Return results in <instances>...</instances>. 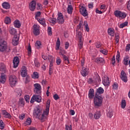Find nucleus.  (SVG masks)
<instances>
[{
  "label": "nucleus",
  "instance_id": "f257e3e1",
  "mask_svg": "<svg viewBox=\"0 0 130 130\" xmlns=\"http://www.w3.org/2000/svg\"><path fill=\"white\" fill-rule=\"evenodd\" d=\"M50 102V100L47 101L46 109L44 111L41 110V109H35L34 111V116L37 117L39 119H41L42 121L45 120L49 113Z\"/></svg>",
  "mask_w": 130,
  "mask_h": 130
},
{
  "label": "nucleus",
  "instance_id": "f03ea898",
  "mask_svg": "<svg viewBox=\"0 0 130 130\" xmlns=\"http://www.w3.org/2000/svg\"><path fill=\"white\" fill-rule=\"evenodd\" d=\"M103 98L100 95H95L94 98V104L96 107H100L102 105Z\"/></svg>",
  "mask_w": 130,
  "mask_h": 130
},
{
  "label": "nucleus",
  "instance_id": "7ed1b4c3",
  "mask_svg": "<svg viewBox=\"0 0 130 130\" xmlns=\"http://www.w3.org/2000/svg\"><path fill=\"white\" fill-rule=\"evenodd\" d=\"M114 15L116 17H118L120 19H123L126 17V13L121 12V11H115Z\"/></svg>",
  "mask_w": 130,
  "mask_h": 130
},
{
  "label": "nucleus",
  "instance_id": "20e7f679",
  "mask_svg": "<svg viewBox=\"0 0 130 130\" xmlns=\"http://www.w3.org/2000/svg\"><path fill=\"white\" fill-rule=\"evenodd\" d=\"M17 83V78L15 75H11L9 77V84L11 87H14Z\"/></svg>",
  "mask_w": 130,
  "mask_h": 130
},
{
  "label": "nucleus",
  "instance_id": "39448f33",
  "mask_svg": "<svg viewBox=\"0 0 130 130\" xmlns=\"http://www.w3.org/2000/svg\"><path fill=\"white\" fill-rule=\"evenodd\" d=\"M7 48V43L4 39L0 40V51L4 52Z\"/></svg>",
  "mask_w": 130,
  "mask_h": 130
},
{
  "label": "nucleus",
  "instance_id": "423d86ee",
  "mask_svg": "<svg viewBox=\"0 0 130 130\" xmlns=\"http://www.w3.org/2000/svg\"><path fill=\"white\" fill-rule=\"evenodd\" d=\"M42 101V98L41 95H37V94H35L33 95L30 100V103L33 104L35 102H37V103H41Z\"/></svg>",
  "mask_w": 130,
  "mask_h": 130
},
{
  "label": "nucleus",
  "instance_id": "0eeeda50",
  "mask_svg": "<svg viewBox=\"0 0 130 130\" xmlns=\"http://www.w3.org/2000/svg\"><path fill=\"white\" fill-rule=\"evenodd\" d=\"M42 89V86L41 85H40V84L36 83L34 84V91L35 93L40 94V93H41Z\"/></svg>",
  "mask_w": 130,
  "mask_h": 130
},
{
  "label": "nucleus",
  "instance_id": "6e6552de",
  "mask_svg": "<svg viewBox=\"0 0 130 130\" xmlns=\"http://www.w3.org/2000/svg\"><path fill=\"white\" fill-rule=\"evenodd\" d=\"M58 17L57 21L59 24H62L64 22V17L63 16V14L62 13H57Z\"/></svg>",
  "mask_w": 130,
  "mask_h": 130
},
{
  "label": "nucleus",
  "instance_id": "1a4fd4ad",
  "mask_svg": "<svg viewBox=\"0 0 130 130\" xmlns=\"http://www.w3.org/2000/svg\"><path fill=\"white\" fill-rule=\"evenodd\" d=\"M36 8V1H35V0H32L29 3L28 8L30 11L34 12Z\"/></svg>",
  "mask_w": 130,
  "mask_h": 130
},
{
  "label": "nucleus",
  "instance_id": "9d476101",
  "mask_svg": "<svg viewBox=\"0 0 130 130\" xmlns=\"http://www.w3.org/2000/svg\"><path fill=\"white\" fill-rule=\"evenodd\" d=\"M18 43H19V36L17 35V31H16V34H14V36L12 40V45H13V46H17V45H18Z\"/></svg>",
  "mask_w": 130,
  "mask_h": 130
},
{
  "label": "nucleus",
  "instance_id": "9b49d317",
  "mask_svg": "<svg viewBox=\"0 0 130 130\" xmlns=\"http://www.w3.org/2000/svg\"><path fill=\"white\" fill-rule=\"evenodd\" d=\"M7 76L6 74L1 72L0 76V84H5L7 80Z\"/></svg>",
  "mask_w": 130,
  "mask_h": 130
},
{
  "label": "nucleus",
  "instance_id": "f8f14e48",
  "mask_svg": "<svg viewBox=\"0 0 130 130\" xmlns=\"http://www.w3.org/2000/svg\"><path fill=\"white\" fill-rule=\"evenodd\" d=\"M103 84L104 86H109L110 85V80L107 75H105L104 77H103Z\"/></svg>",
  "mask_w": 130,
  "mask_h": 130
},
{
  "label": "nucleus",
  "instance_id": "ddd939ff",
  "mask_svg": "<svg viewBox=\"0 0 130 130\" xmlns=\"http://www.w3.org/2000/svg\"><path fill=\"white\" fill-rule=\"evenodd\" d=\"M40 32V26L38 24H34V34L35 35H39Z\"/></svg>",
  "mask_w": 130,
  "mask_h": 130
},
{
  "label": "nucleus",
  "instance_id": "4468645a",
  "mask_svg": "<svg viewBox=\"0 0 130 130\" xmlns=\"http://www.w3.org/2000/svg\"><path fill=\"white\" fill-rule=\"evenodd\" d=\"M21 74L22 77H25L27 74V70L26 67L23 66L21 70Z\"/></svg>",
  "mask_w": 130,
  "mask_h": 130
},
{
  "label": "nucleus",
  "instance_id": "2eb2a0df",
  "mask_svg": "<svg viewBox=\"0 0 130 130\" xmlns=\"http://www.w3.org/2000/svg\"><path fill=\"white\" fill-rule=\"evenodd\" d=\"M48 59L50 61V65L52 71L53 72V63L55 61L54 58L53 57V56H51V55H49L48 57Z\"/></svg>",
  "mask_w": 130,
  "mask_h": 130
},
{
  "label": "nucleus",
  "instance_id": "dca6fc26",
  "mask_svg": "<svg viewBox=\"0 0 130 130\" xmlns=\"http://www.w3.org/2000/svg\"><path fill=\"white\" fill-rule=\"evenodd\" d=\"M120 77L122 80L124 82V83H126L127 81V76L124 71H121Z\"/></svg>",
  "mask_w": 130,
  "mask_h": 130
},
{
  "label": "nucleus",
  "instance_id": "f3484780",
  "mask_svg": "<svg viewBox=\"0 0 130 130\" xmlns=\"http://www.w3.org/2000/svg\"><path fill=\"white\" fill-rule=\"evenodd\" d=\"M88 69H87L85 67H83L82 68V70L81 71V74L82 76H87L88 74Z\"/></svg>",
  "mask_w": 130,
  "mask_h": 130
},
{
  "label": "nucleus",
  "instance_id": "a211bd4d",
  "mask_svg": "<svg viewBox=\"0 0 130 130\" xmlns=\"http://www.w3.org/2000/svg\"><path fill=\"white\" fill-rule=\"evenodd\" d=\"M80 12L84 17H86V16H88V12L85 8H81L80 9Z\"/></svg>",
  "mask_w": 130,
  "mask_h": 130
},
{
  "label": "nucleus",
  "instance_id": "6ab92c4d",
  "mask_svg": "<svg viewBox=\"0 0 130 130\" xmlns=\"http://www.w3.org/2000/svg\"><path fill=\"white\" fill-rule=\"evenodd\" d=\"M19 61L20 60L19 59V57H14V60H13L14 68H17L18 66H19Z\"/></svg>",
  "mask_w": 130,
  "mask_h": 130
},
{
  "label": "nucleus",
  "instance_id": "aec40b11",
  "mask_svg": "<svg viewBox=\"0 0 130 130\" xmlns=\"http://www.w3.org/2000/svg\"><path fill=\"white\" fill-rule=\"evenodd\" d=\"M94 96V90L93 89H90L88 92V98L93 99Z\"/></svg>",
  "mask_w": 130,
  "mask_h": 130
},
{
  "label": "nucleus",
  "instance_id": "412c9836",
  "mask_svg": "<svg viewBox=\"0 0 130 130\" xmlns=\"http://www.w3.org/2000/svg\"><path fill=\"white\" fill-rule=\"evenodd\" d=\"M2 113L4 115V117H6L7 118H11L12 117L10 113L7 112L6 110H2Z\"/></svg>",
  "mask_w": 130,
  "mask_h": 130
},
{
  "label": "nucleus",
  "instance_id": "4be33fe9",
  "mask_svg": "<svg viewBox=\"0 0 130 130\" xmlns=\"http://www.w3.org/2000/svg\"><path fill=\"white\" fill-rule=\"evenodd\" d=\"M108 33L109 35H110V36L114 37L115 35L114 28H113L112 27H109V28H108Z\"/></svg>",
  "mask_w": 130,
  "mask_h": 130
},
{
  "label": "nucleus",
  "instance_id": "5701e85b",
  "mask_svg": "<svg viewBox=\"0 0 130 130\" xmlns=\"http://www.w3.org/2000/svg\"><path fill=\"white\" fill-rule=\"evenodd\" d=\"M31 122L32 120L31 118H30V117H28V118H27L26 120H25V122H24L23 125L24 126H29L30 125H31Z\"/></svg>",
  "mask_w": 130,
  "mask_h": 130
},
{
  "label": "nucleus",
  "instance_id": "b1692460",
  "mask_svg": "<svg viewBox=\"0 0 130 130\" xmlns=\"http://www.w3.org/2000/svg\"><path fill=\"white\" fill-rule=\"evenodd\" d=\"M9 33L12 35H14L17 33L16 29V28H14V27H9Z\"/></svg>",
  "mask_w": 130,
  "mask_h": 130
},
{
  "label": "nucleus",
  "instance_id": "393cba45",
  "mask_svg": "<svg viewBox=\"0 0 130 130\" xmlns=\"http://www.w3.org/2000/svg\"><path fill=\"white\" fill-rule=\"evenodd\" d=\"M18 105L19 106L23 107L25 105V102L24 101V99H22L20 98L19 99V101L18 102Z\"/></svg>",
  "mask_w": 130,
  "mask_h": 130
},
{
  "label": "nucleus",
  "instance_id": "a878e982",
  "mask_svg": "<svg viewBox=\"0 0 130 130\" xmlns=\"http://www.w3.org/2000/svg\"><path fill=\"white\" fill-rule=\"evenodd\" d=\"M35 47L37 49H41V48H42V44L41 43V41L37 40V41H36V43H35Z\"/></svg>",
  "mask_w": 130,
  "mask_h": 130
},
{
  "label": "nucleus",
  "instance_id": "bb28decb",
  "mask_svg": "<svg viewBox=\"0 0 130 130\" xmlns=\"http://www.w3.org/2000/svg\"><path fill=\"white\" fill-rule=\"evenodd\" d=\"M2 6L3 7L4 9H6L7 10L10 8V5L9 2H4L3 3Z\"/></svg>",
  "mask_w": 130,
  "mask_h": 130
},
{
  "label": "nucleus",
  "instance_id": "cd10ccee",
  "mask_svg": "<svg viewBox=\"0 0 130 130\" xmlns=\"http://www.w3.org/2000/svg\"><path fill=\"white\" fill-rule=\"evenodd\" d=\"M0 70H1V72L2 73H3V74L6 73V71H7V69H6L5 64H2L1 66Z\"/></svg>",
  "mask_w": 130,
  "mask_h": 130
},
{
  "label": "nucleus",
  "instance_id": "c85d7f7f",
  "mask_svg": "<svg viewBox=\"0 0 130 130\" xmlns=\"http://www.w3.org/2000/svg\"><path fill=\"white\" fill-rule=\"evenodd\" d=\"M16 100H11V101H9V106H11L12 107H14L16 106Z\"/></svg>",
  "mask_w": 130,
  "mask_h": 130
},
{
  "label": "nucleus",
  "instance_id": "c756f323",
  "mask_svg": "<svg viewBox=\"0 0 130 130\" xmlns=\"http://www.w3.org/2000/svg\"><path fill=\"white\" fill-rule=\"evenodd\" d=\"M129 57L128 56H125L123 60V62L125 66H127L128 64Z\"/></svg>",
  "mask_w": 130,
  "mask_h": 130
},
{
  "label": "nucleus",
  "instance_id": "7c9ffc66",
  "mask_svg": "<svg viewBox=\"0 0 130 130\" xmlns=\"http://www.w3.org/2000/svg\"><path fill=\"white\" fill-rule=\"evenodd\" d=\"M84 39L81 37L80 40L79 41V43L78 44V48L81 49L83 48Z\"/></svg>",
  "mask_w": 130,
  "mask_h": 130
},
{
  "label": "nucleus",
  "instance_id": "2f4dec72",
  "mask_svg": "<svg viewBox=\"0 0 130 130\" xmlns=\"http://www.w3.org/2000/svg\"><path fill=\"white\" fill-rule=\"evenodd\" d=\"M22 93L21 89H15V93L17 96H21Z\"/></svg>",
  "mask_w": 130,
  "mask_h": 130
},
{
  "label": "nucleus",
  "instance_id": "473e14b6",
  "mask_svg": "<svg viewBox=\"0 0 130 130\" xmlns=\"http://www.w3.org/2000/svg\"><path fill=\"white\" fill-rule=\"evenodd\" d=\"M60 47V41L59 38H57V41L56 44L55 49L58 50H59Z\"/></svg>",
  "mask_w": 130,
  "mask_h": 130
},
{
  "label": "nucleus",
  "instance_id": "72a5a7b5",
  "mask_svg": "<svg viewBox=\"0 0 130 130\" xmlns=\"http://www.w3.org/2000/svg\"><path fill=\"white\" fill-rule=\"evenodd\" d=\"M84 26L85 27V30L87 32H89L90 31V28L89 27V25L87 23V21H84Z\"/></svg>",
  "mask_w": 130,
  "mask_h": 130
},
{
  "label": "nucleus",
  "instance_id": "f704fd0d",
  "mask_svg": "<svg viewBox=\"0 0 130 130\" xmlns=\"http://www.w3.org/2000/svg\"><path fill=\"white\" fill-rule=\"evenodd\" d=\"M95 62H97L98 63H101L105 62L104 59L102 57H100L95 59Z\"/></svg>",
  "mask_w": 130,
  "mask_h": 130
},
{
  "label": "nucleus",
  "instance_id": "c9c22d12",
  "mask_svg": "<svg viewBox=\"0 0 130 130\" xmlns=\"http://www.w3.org/2000/svg\"><path fill=\"white\" fill-rule=\"evenodd\" d=\"M14 24L16 27H20L21 25V22H20V21L17 19L14 21Z\"/></svg>",
  "mask_w": 130,
  "mask_h": 130
},
{
  "label": "nucleus",
  "instance_id": "e433bc0d",
  "mask_svg": "<svg viewBox=\"0 0 130 130\" xmlns=\"http://www.w3.org/2000/svg\"><path fill=\"white\" fill-rule=\"evenodd\" d=\"M67 53L66 51L64 49H60V51L59 52V55H61L63 56V60L64 59V54Z\"/></svg>",
  "mask_w": 130,
  "mask_h": 130
},
{
  "label": "nucleus",
  "instance_id": "4c0bfd02",
  "mask_svg": "<svg viewBox=\"0 0 130 130\" xmlns=\"http://www.w3.org/2000/svg\"><path fill=\"white\" fill-rule=\"evenodd\" d=\"M126 106V102L125 100H122L121 101V107L122 109H124Z\"/></svg>",
  "mask_w": 130,
  "mask_h": 130
},
{
  "label": "nucleus",
  "instance_id": "58836bf2",
  "mask_svg": "<svg viewBox=\"0 0 130 130\" xmlns=\"http://www.w3.org/2000/svg\"><path fill=\"white\" fill-rule=\"evenodd\" d=\"M41 15V12H37V13H36L35 18L36 19H37L39 22H40V17Z\"/></svg>",
  "mask_w": 130,
  "mask_h": 130
},
{
  "label": "nucleus",
  "instance_id": "ea45409f",
  "mask_svg": "<svg viewBox=\"0 0 130 130\" xmlns=\"http://www.w3.org/2000/svg\"><path fill=\"white\" fill-rule=\"evenodd\" d=\"M32 78H34V79L39 78V74L38 72H34L33 74L31 75Z\"/></svg>",
  "mask_w": 130,
  "mask_h": 130
},
{
  "label": "nucleus",
  "instance_id": "a19ab883",
  "mask_svg": "<svg viewBox=\"0 0 130 130\" xmlns=\"http://www.w3.org/2000/svg\"><path fill=\"white\" fill-rule=\"evenodd\" d=\"M101 116V113L100 112H96L94 114V117L95 119H99Z\"/></svg>",
  "mask_w": 130,
  "mask_h": 130
},
{
  "label": "nucleus",
  "instance_id": "79ce46f5",
  "mask_svg": "<svg viewBox=\"0 0 130 130\" xmlns=\"http://www.w3.org/2000/svg\"><path fill=\"white\" fill-rule=\"evenodd\" d=\"M36 8L38 11H40L43 10V7L42 5H41V3H37Z\"/></svg>",
  "mask_w": 130,
  "mask_h": 130
},
{
  "label": "nucleus",
  "instance_id": "37998d69",
  "mask_svg": "<svg viewBox=\"0 0 130 130\" xmlns=\"http://www.w3.org/2000/svg\"><path fill=\"white\" fill-rule=\"evenodd\" d=\"M73 10V8L72 6H71V5L68 6V9H67V12L68 14H72Z\"/></svg>",
  "mask_w": 130,
  "mask_h": 130
},
{
  "label": "nucleus",
  "instance_id": "c03bdc74",
  "mask_svg": "<svg viewBox=\"0 0 130 130\" xmlns=\"http://www.w3.org/2000/svg\"><path fill=\"white\" fill-rule=\"evenodd\" d=\"M82 37V33L80 31H77V37L79 39V41H80L81 38Z\"/></svg>",
  "mask_w": 130,
  "mask_h": 130
},
{
  "label": "nucleus",
  "instance_id": "a18cd8bd",
  "mask_svg": "<svg viewBox=\"0 0 130 130\" xmlns=\"http://www.w3.org/2000/svg\"><path fill=\"white\" fill-rule=\"evenodd\" d=\"M49 21L52 24H55L56 23V18H49Z\"/></svg>",
  "mask_w": 130,
  "mask_h": 130
},
{
  "label": "nucleus",
  "instance_id": "49530a36",
  "mask_svg": "<svg viewBox=\"0 0 130 130\" xmlns=\"http://www.w3.org/2000/svg\"><path fill=\"white\" fill-rule=\"evenodd\" d=\"M64 61L66 64L70 63V60H69V57H68V56H66L65 54H64Z\"/></svg>",
  "mask_w": 130,
  "mask_h": 130
},
{
  "label": "nucleus",
  "instance_id": "de8ad7c7",
  "mask_svg": "<svg viewBox=\"0 0 130 130\" xmlns=\"http://www.w3.org/2000/svg\"><path fill=\"white\" fill-rule=\"evenodd\" d=\"M104 90L103 88H102V87H100L98 89H97V93H99V94H102V93H104Z\"/></svg>",
  "mask_w": 130,
  "mask_h": 130
},
{
  "label": "nucleus",
  "instance_id": "09e8293b",
  "mask_svg": "<svg viewBox=\"0 0 130 130\" xmlns=\"http://www.w3.org/2000/svg\"><path fill=\"white\" fill-rule=\"evenodd\" d=\"M11 22V18L10 17H6L5 19V22L6 23V24H8L9 23H10Z\"/></svg>",
  "mask_w": 130,
  "mask_h": 130
},
{
  "label": "nucleus",
  "instance_id": "8fccbe9b",
  "mask_svg": "<svg viewBox=\"0 0 130 130\" xmlns=\"http://www.w3.org/2000/svg\"><path fill=\"white\" fill-rule=\"evenodd\" d=\"M40 23L42 25L46 24V20L44 18H40L39 20Z\"/></svg>",
  "mask_w": 130,
  "mask_h": 130
},
{
  "label": "nucleus",
  "instance_id": "3c124183",
  "mask_svg": "<svg viewBox=\"0 0 130 130\" xmlns=\"http://www.w3.org/2000/svg\"><path fill=\"white\" fill-rule=\"evenodd\" d=\"M100 52H101V53H102L104 55H107V54L108 53V50H106L105 49L100 50Z\"/></svg>",
  "mask_w": 130,
  "mask_h": 130
},
{
  "label": "nucleus",
  "instance_id": "603ef678",
  "mask_svg": "<svg viewBox=\"0 0 130 130\" xmlns=\"http://www.w3.org/2000/svg\"><path fill=\"white\" fill-rule=\"evenodd\" d=\"M31 52H32V51H31V46H30V45H29L28 47H27V53H28L29 56L30 55H31Z\"/></svg>",
  "mask_w": 130,
  "mask_h": 130
},
{
  "label": "nucleus",
  "instance_id": "864d4df0",
  "mask_svg": "<svg viewBox=\"0 0 130 130\" xmlns=\"http://www.w3.org/2000/svg\"><path fill=\"white\" fill-rule=\"evenodd\" d=\"M107 115L108 117H112L113 115V111H108L107 113Z\"/></svg>",
  "mask_w": 130,
  "mask_h": 130
},
{
  "label": "nucleus",
  "instance_id": "5fc2aeb1",
  "mask_svg": "<svg viewBox=\"0 0 130 130\" xmlns=\"http://www.w3.org/2000/svg\"><path fill=\"white\" fill-rule=\"evenodd\" d=\"M119 38H120L119 34H118V33L116 34L115 35V40H116L117 43H118V42H119Z\"/></svg>",
  "mask_w": 130,
  "mask_h": 130
},
{
  "label": "nucleus",
  "instance_id": "6e6d98bb",
  "mask_svg": "<svg viewBox=\"0 0 130 130\" xmlns=\"http://www.w3.org/2000/svg\"><path fill=\"white\" fill-rule=\"evenodd\" d=\"M127 24H128V23L127 22H123V23H121V24H120L119 27L122 28L124 27V26H126V25H127Z\"/></svg>",
  "mask_w": 130,
  "mask_h": 130
},
{
  "label": "nucleus",
  "instance_id": "4d7b16f0",
  "mask_svg": "<svg viewBox=\"0 0 130 130\" xmlns=\"http://www.w3.org/2000/svg\"><path fill=\"white\" fill-rule=\"evenodd\" d=\"M56 62L57 64H58V65L60 64V63L61 62V58H60V57H57Z\"/></svg>",
  "mask_w": 130,
  "mask_h": 130
},
{
  "label": "nucleus",
  "instance_id": "13d9d810",
  "mask_svg": "<svg viewBox=\"0 0 130 130\" xmlns=\"http://www.w3.org/2000/svg\"><path fill=\"white\" fill-rule=\"evenodd\" d=\"M42 57L43 59H44V60H46V59H47V58H48V56H47V55H46V54H42Z\"/></svg>",
  "mask_w": 130,
  "mask_h": 130
},
{
  "label": "nucleus",
  "instance_id": "bf43d9fd",
  "mask_svg": "<svg viewBox=\"0 0 130 130\" xmlns=\"http://www.w3.org/2000/svg\"><path fill=\"white\" fill-rule=\"evenodd\" d=\"M24 99L27 103H29V101H30L29 95H25Z\"/></svg>",
  "mask_w": 130,
  "mask_h": 130
},
{
  "label": "nucleus",
  "instance_id": "052dcab7",
  "mask_svg": "<svg viewBox=\"0 0 130 130\" xmlns=\"http://www.w3.org/2000/svg\"><path fill=\"white\" fill-rule=\"evenodd\" d=\"M48 35H52V28L51 26L48 27Z\"/></svg>",
  "mask_w": 130,
  "mask_h": 130
},
{
  "label": "nucleus",
  "instance_id": "680f3d73",
  "mask_svg": "<svg viewBox=\"0 0 130 130\" xmlns=\"http://www.w3.org/2000/svg\"><path fill=\"white\" fill-rule=\"evenodd\" d=\"M101 10H103V11H106L107 8L105 5H102L100 7Z\"/></svg>",
  "mask_w": 130,
  "mask_h": 130
},
{
  "label": "nucleus",
  "instance_id": "e2e57ef3",
  "mask_svg": "<svg viewBox=\"0 0 130 130\" xmlns=\"http://www.w3.org/2000/svg\"><path fill=\"white\" fill-rule=\"evenodd\" d=\"M0 127L1 129H4V122H3V120H2L1 119H0Z\"/></svg>",
  "mask_w": 130,
  "mask_h": 130
},
{
  "label": "nucleus",
  "instance_id": "0e129e2a",
  "mask_svg": "<svg viewBox=\"0 0 130 130\" xmlns=\"http://www.w3.org/2000/svg\"><path fill=\"white\" fill-rule=\"evenodd\" d=\"M129 50H130V44H128L126 46L125 51L129 52Z\"/></svg>",
  "mask_w": 130,
  "mask_h": 130
},
{
  "label": "nucleus",
  "instance_id": "69168bd1",
  "mask_svg": "<svg viewBox=\"0 0 130 130\" xmlns=\"http://www.w3.org/2000/svg\"><path fill=\"white\" fill-rule=\"evenodd\" d=\"M66 130H72V127L71 125L70 126L66 125Z\"/></svg>",
  "mask_w": 130,
  "mask_h": 130
},
{
  "label": "nucleus",
  "instance_id": "338daca9",
  "mask_svg": "<svg viewBox=\"0 0 130 130\" xmlns=\"http://www.w3.org/2000/svg\"><path fill=\"white\" fill-rule=\"evenodd\" d=\"M95 46L96 48H99L101 47L102 45L100 42H98V43H95Z\"/></svg>",
  "mask_w": 130,
  "mask_h": 130
},
{
  "label": "nucleus",
  "instance_id": "774afa93",
  "mask_svg": "<svg viewBox=\"0 0 130 130\" xmlns=\"http://www.w3.org/2000/svg\"><path fill=\"white\" fill-rule=\"evenodd\" d=\"M127 9L130 11V0L127 2Z\"/></svg>",
  "mask_w": 130,
  "mask_h": 130
}]
</instances>
